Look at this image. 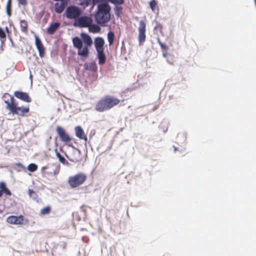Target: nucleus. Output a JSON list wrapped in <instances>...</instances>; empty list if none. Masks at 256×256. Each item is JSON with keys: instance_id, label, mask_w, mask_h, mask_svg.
<instances>
[{"instance_id": "nucleus-33", "label": "nucleus", "mask_w": 256, "mask_h": 256, "mask_svg": "<svg viewBox=\"0 0 256 256\" xmlns=\"http://www.w3.org/2000/svg\"><path fill=\"white\" fill-rule=\"evenodd\" d=\"M6 38V35L4 30L0 27V38L2 40H5Z\"/></svg>"}, {"instance_id": "nucleus-16", "label": "nucleus", "mask_w": 256, "mask_h": 256, "mask_svg": "<svg viewBox=\"0 0 256 256\" xmlns=\"http://www.w3.org/2000/svg\"><path fill=\"white\" fill-rule=\"evenodd\" d=\"M60 24L58 22H52L47 28L46 32L49 34H53L60 26Z\"/></svg>"}, {"instance_id": "nucleus-7", "label": "nucleus", "mask_w": 256, "mask_h": 256, "mask_svg": "<svg viewBox=\"0 0 256 256\" xmlns=\"http://www.w3.org/2000/svg\"><path fill=\"white\" fill-rule=\"evenodd\" d=\"M70 18H75L74 26L80 28H87L92 24L91 17H68Z\"/></svg>"}, {"instance_id": "nucleus-8", "label": "nucleus", "mask_w": 256, "mask_h": 256, "mask_svg": "<svg viewBox=\"0 0 256 256\" xmlns=\"http://www.w3.org/2000/svg\"><path fill=\"white\" fill-rule=\"evenodd\" d=\"M56 131L60 140L62 142L68 144L69 146H72V144H70L72 141L71 137L62 128L58 126L56 128Z\"/></svg>"}, {"instance_id": "nucleus-5", "label": "nucleus", "mask_w": 256, "mask_h": 256, "mask_svg": "<svg viewBox=\"0 0 256 256\" xmlns=\"http://www.w3.org/2000/svg\"><path fill=\"white\" fill-rule=\"evenodd\" d=\"M86 179L87 176L86 174L79 172L70 176L68 178V182L70 188H74L82 185Z\"/></svg>"}, {"instance_id": "nucleus-1", "label": "nucleus", "mask_w": 256, "mask_h": 256, "mask_svg": "<svg viewBox=\"0 0 256 256\" xmlns=\"http://www.w3.org/2000/svg\"><path fill=\"white\" fill-rule=\"evenodd\" d=\"M10 99L4 100L6 108L8 110L10 114L17 116L18 117H27L30 115V105L20 106L16 99L9 94H6Z\"/></svg>"}, {"instance_id": "nucleus-15", "label": "nucleus", "mask_w": 256, "mask_h": 256, "mask_svg": "<svg viewBox=\"0 0 256 256\" xmlns=\"http://www.w3.org/2000/svg\"><path fill=\"white\" fill-rule=\"evenodd\" d=\"M75 132L76 136L80 140H84L86 142L88 141V138L85 134L83 130L80 126H76L75 128Z\"/></svg>"}, {"instance_id": "nucleus-21", "label": "nucleus", "mask_w": 256, "mask_h": 256, "mask_svg": "<svg viewBox=\"0 0 256 256\" xmlns=\"http://www.w3.org/2000/svg\"><path fill=\"white\" fill-rule=\"evenodd\" d=\"M150 6L152 10L156 14H158V6L157 2L156 0H152L150 2Z\"/></svg>"}, {"instance_id": "nucleus-12", "label": "nucleus", "mask_w": 256, "mask_h": 256, "mask_svg": "<svg viewBox=\"0 0 256 256\" xmlns=\"http://www.w3.org/2000/svg\"><path fill=\"white\" fill-rule=\"evenodd\" d=\"M24 216L22 215L20 216H8L6 219V222L10 224H23Z\"/></svg>"}, {"instance_id": "nucleus-36", "label": "nucleus", "mask_w": 256, "mask_h": 256, "mask_svg": "<svg viewBox=\"0 0 256 256\" xmlns=\"http://www.w3.org/2000/svg\"><path fill=\"white\" fill-rule=\"evenodd\" d=\"M80 209L81 210L84 212V213H86V206L84 205L82 206L81 207H80Z\"/></svg>"}, {"instance_id": "nucleus-25", "label": "nucleus", "mask_w": 256, "mask_h": 256, "mask_svg": "<svg viewBox=\"0 0 256 256\" xmlns=\"http://www.w3.org/2000/svg\"><path fill=\"white\" fill-rule=\"evenodd\" d=\"M51 212V207L50 206H46L42 208L40 211V214L41 216H44L48 214Z\"/></svg>"}, {"instance_id": "nucleus-38", "label": "nucleus", "mask_w": 256, "mask_h": 256, "mask_svg": "<svg viewBox=\"0 0 256 256\" xmlns=\"http://www.w3.org/2000/svg\"><path fill=\"white\" fill-rule=\"evenodd\" d=\"M168 63H170V64H172V65L174 64L173 62H169L168 60Z\"/></svg>"}, {"instance_id": "nucleus-10", "label": "nucleus", "mask_w": 256, "mask_h": 256, "mask_svg": "<svg viewBox=\"0 0 256 256\" xmlns=\"http://www.w3.org/2000/svg\"><path fill=\"white\" fill-rule=\"evenodd\" d=\"M66 16H80L82 10L76 6H68L65 12Z\"/></svg>"}, {"instance_id": "nucleus-17", "label": "nucleus", "mask_w": 256, "mask_h": 256, "mask_svg": "<svg viewBox=\"0 0 256 256\" xmlns=\"http://www.w3.org/2000/svg\"><path fill=\"white\" fill-rule=\"evenodd\" d=\"M68 0H66V2H61L60 4L58 2L54 4L55 11L58 14H60L62 12L64 11V6L67 4Z\"/></svg>"}, {"instance_id": "nucleus-27", "label": "nucleus", "mask_w": 256, "mask_h": 256, "mask_svg": "<svg viewBox=\"0 0 256 256\" xmlns=\"http://www.w3.org/2000/svg\"><path fill=\"white\" fill-rule=\"evenodd\" d=\"M114 38V34L113 32H110L108 34V40L109 42V45L111 46L113 44Z\"/></svg>"}, {"instance_id": "nucleus-30", "label": "nucleus", "mask_w": 256, "mask_h": 256, "mask_svg": "<svg viewBox=\"0 0 256 256\" xmlns=\"http://www.w3.org/2000/svg\"><path fill=\"white\" fill-rule=\"evenodd\" d=\"M154 30L155 31L157 32H160L162 34V26L160 24H158L156 22V24L154 26Z\"/></svg>"}, {"instance_id": "nucleus-23", "label": "nucleus", "mask_w": 256, "mask_h": 256, "mask_svg": "<svg viewBox=\"0 0 256 256\" xmlns=\"http://www.w3.org/2000/svg\"><path fill=\"white\" fill-rule=\"evenodd\" d=\"M20 26L21 30L23 32L26 34L28 32V27L27 22L24 20H20Z\"/></svg>"}, {"instance_id": "nucleus-37", "label": "nucleus", "mask_w": 256, "mask_h": 256, "mask_svg": "<svg viewBox=\"0 0 256 256\" xmlns=\"http://www.w3.org/2000/svg\"><path fill=\"white\" fill-rule=\"evenodd\" d=\"M168 55L167 51H162V56L164 58H166Z\"/></svg>"}, {"instance_id": "nucleus-2", "label": "nucleus", "mask_w": 256, "mask_h": 256, "mask_svg": "<svg viewBox=\"0 0 256 256\" xmlns=\"http://www.w3.org/2000/svg\"><path fill=\"white\" fill-rule=\"evenodd\" d=\"M80 36L84 44V46L82 40L78 36H76L72 38V44L74 47L78 49V55L80 56L82 58H86L89 56V47L91 46L92 45V40L91 37L86 33H82Z\"/></svg>"}, {"instance_id": "nucleus-3", "label": "nucleus", "mask_w": 256, "mask_h": 256, "mask_svg": "<svg viewBox=\"0 0 256 256\" xmlns=\"http://www.w3.org/2000/svg\"><path fill=\"white\" fill-rule=\"evenodd\" d=\"M120 102V100L114 96L106 95L96 102L95 110L100 112H104L118 105Z\"/></svg>"}, {"instance_id": "nucleus-4", "label": "nucleus", "mask_w": 256, "mask_h": 256, "mask_svg": "<svg viewBox=\"0 0 256 256\" xmlns=\"http://www.w3.org/2000/svg\"><path fill=\"white\" fill-rule=\"evenodd\" d=\"M104 40L101 37L96 38L94 40V45L97 52V57L98 60V64L102 65L106 62V56L104 52Z\"/></svg>"}, {"instance_id": "nucleus-31", "label": "nucleus", "mask_w": 256, "mask_h": 256, "mask_svg": "<svg viewBox=\"0 0 256 256\" xmlns=\"http://www.w3.org/2000/svg\"><path fill=\"white\" fill-rule=\"evenodd\" d=\"M115 14L117 16H120L122 13V8L120 6H116L114 8Z\"/></svg>"}, {"instance_id": "nucleus-9", "label": "nucleus", "mask_w": 256, "mask_h": 256, "mask_svg": "<svg viewBox=\"0 0 256 256\" xmlns=\"http://www.w3.org/2000/svg\"><path fill=\"white\" fill-rule=\"evenodd\" d=\"M138 30V40L140 45H142L145 42L146 38V23L144 20H141L140 22Z\"/></svg>"}, {"instance_id": "nucleus-18", "label": "nucleus", "mask_w": 256, "mask_h": 256, "mask_svg": "<svg viewBox=\"0 0 256 256\" xmlns=\"http://www.w3.org/2000/svg\"><path fill=\"white\" fill-rule=\"evenodd\" d=\"M96 22L102 26H106V24L110 20V17H95Z\"/></svg>"}, {"instance_id": "nucleus-6", "label": "nucleus", "mask_w": 256, "mask_h": 256, "mask_svg": "<svg viewBox=\"0 0 256 256\" xmlns=\"http://www.w3.org/2000/svg\"><path fill=\"white\" fill-rule=\"evenodd\" d=\"M60 166L56 163L48 164L42 168V172L44 176H54L59 173Z\"/></svg>"}, {"instance_id": "nucleus-32", "label": "nucleus", "mask_w": 256, "mask_h": 256, "mask_svg": "<svg viewBox=\"0 0 256 256\" xmlns=\"http://www.w3.org/2000/svg\"><path fill=\"white\" fill-rule=\"evenodd\" d=\"M28 194L30 197L33 198H37L36 193L32 189H28Z\"/></svg>"}, {"instance_id": "nucleus-29", "label": "nucleus", "mask_w": 256, "mask_h": 256, "mask_svg": "<svg viewBox=\"0 0 256 256\" xmlns=\"http://www.w3.org/2000/svg\"><path fill=\"white\" fill-rule=\"evenodd\" d=\"M28 168L29 171L34 172L38 169V166L34 164H30L28 166Z\"/></svg>"}, {"instance_id": "nucleus-26", "label": "nucleus", "mask_w": 256, "mask_h": 256, "mask_svg": "<svg viewBox=\"0 0 256 256\" xmlns=\"http://www.w3.org/2000/svg\"><path fill=\"white\" fill-rule=\"evenodd\" d=\"M56 157L58 158L59 161L64 164H68V162L58 152L57 150L56 149Z\"/></svg>"}, {"instance_id": "nucleus-11", "label": "nucleus", "mask_w": 256, "mask_h": 256, "mask_svg": "<svg viewBox=\"0 0 256 256\" xmlns=\"http://www.w3.org/2000/svg\"><path fill=\"white\" fill-rule=\"evenodd\" d=\"M35 44L38 52L39 56L42 58L45 55V48L38 36H34Z\"/></svg>"}, {"instance_id": "nucleus-20", "label": "nucleus", "mask_w": 256, "mask_h": 256, "mask_svg": "<svg viewBox=\"0 0 256 256\" xmlns=\"http://www.w3.org/2000/svg\"><path fill=\"white\" fill-rule=\"evenodd\" d=\"M84 68L86 70H89L95 72L97 70L98 66L95 62H92L85 64Z\"/></svg>"}, {"instance_id": "nucleus-28", "label": "nucleus", "mask_w": 256, "mask_h": 256, "mask_svg": "<svg viewBox=\"0 0 256 256\" xmlns=\"http://www.w3.org/2000/svg\"><path fill=\"white\" fill-rule=\"evenodd\" d=\"M157 40H158V44L160 45L162 51H167L168 49V46L166 44H163L161 42V40L159 38H158Z\"/></svg>"}, {"instance_id": "nucleus-35", "label": "nucleus", "mask_w": 256, "mask_h": 256, "mask_svg": "<svg viewBox=\"0 0 256 256\" xmlns=\"http://www.w3.org/2000/svg\"><path fill=\"white\" fill-rule=\"evenodd\" d=\"M18 4L22 6H26L27 4L26 0H17Z\"/></svg>"}, {"instance_id": "nucleus-14", "label": "nucleus", "mask_w": 256, "mask_h": 256, "mask_svg": "<svg viewBox=\"0 0 256 256\" xmlns=\"http://www.w3.org/2000/svg\"><path fill=\"white\" fill-rule=\"evenodd\" d=\"M110 8L109 5L107 4H102L98 6V14L106 15L110 14ZM109 16H110L109 14Z\"/></svg>"}, {"instance_id": "nucleus-34", "label": "nucleus", "mask_w": 256, "mask_h": 256, "mask_svg": "<svg viewBox=\"0 0 256 256\" xmlns=\"http://www.w3.org/2000/svg\"><path fill=\"white\" fill-rule=\"evenodd\" d=\"M109 1L114 4H122L124 2V0H109Z\"/></svg>"}, {"instance_id": "nucleus-13", "label": "nucleus", "mask_w": 256, "mask_h": 256, "mask_svg": "<svg viewBox=\"0 0 256 256\" xmlns=\"http://www.w3.org/2000/svg\"><path fill=\"white\" fill-rule=\"evenodd\" d=\"M14 96L26 102H32V98H30L28 93L20 91H16L14 92Z\"/></svg>"}, {"instance_id": "nucleus-19", "label": "nucleus", "mask_w": 256, "mask_h": 256, "mask_svg": "<svg viewBox=\"0 0 256 256\" xmlns=\"http://www.w3.org/2000/svg\"><path fill=\"white\" fill-rule=\"evenodd\" d=\"M3 193L6 195L11 196L10 191L6 188V184L4 182L0 183V198L2 196Z\"/></svg>"}, {"instance_id": "nucleus-24", "label": "nucleus", "mask_w": 256, "mask_h": 256, "mask_svg": "<svg viewBox=\"0 0 256 256\" xmlns=\"http://www.w3.org/2000/svg\"><path fill=\"white\" fill-rule=\"evenodd\" d=\"M12 0H8L6 4V12L8 16L12 15Z\"/></svg>"}, {"instance_id": "nucleus-22", "label": "nucleus", "mask_w": 256, "mask_h": 256, "mask_svg": "<svg viewBox=\"0 0 256 256\" xmlns=\"http://www.w3.org/2000/svg\"><path fill=\"white\" fill-rule=\"evenodd\" d=\"M88 28L89 31L93 33H98L100 31V27L94 24H91Z\"/></svg>"}, {"instance_id": "nucleus-41", "label": "nucleus", "mask_w": 256, "mask_h": 256, "mask_svg": "<svg viewBox=\"0 0 256 256\" xmlns=\"http://www.w3.org/2000/svg\"><path fill=\"white\" fill-rule=\"evenodd\" d=\"M165 256V255H164V256Z\"/></svg>"}, {"instance_id": "nucleus-40", "label": "nucleus", "mask_w": 256, "mask_h": 256, "mask_svg": "<svg viewBox=\"0 0 256 256\" xmlns=\"http://www.w3.org/2000/svg\"><path fill=\"white\" fill-rule=\"evenodd\" d=\"M176 148H174V151H176Z\"/></svg>"}, {"instance_id": "nucleus-39", "label": "nucleus", "mask_w": 256, "mask_h": 256, "mask_svg": "<svg viewBox=\"0 0 256 256\" xmlns=\"http://www.w3.org/2000/svg\"><path fill=\"white\" fill-rule=\"evenodd\" d=\"M6 31L8 32V28L7 27L6 28Z\"/></svg>"}]
</instances>
